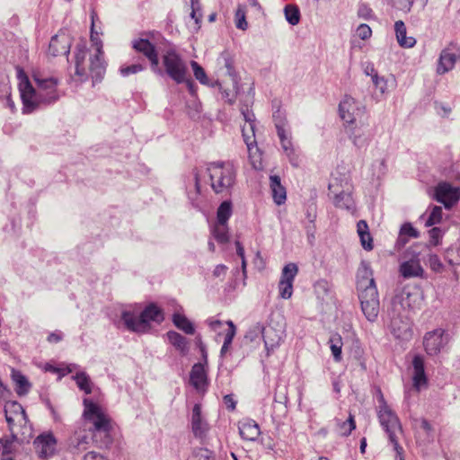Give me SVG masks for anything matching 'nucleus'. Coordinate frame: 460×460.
Here are the masks:
<instances>
[{"mask_svg": "<svg viewBox=\"0 0 460 460\" xmlns=\"http://www.w3.org/2000/svg\"><path fill=\"white\" fill-rule=\"evenodd\" d=\"M407 304L408 303L404 298L403 290L402 289L397 291L391 299L390 306L388 308V315H409L411 312Z\"/></svg>", "mask_w": 460, "mask_h": 460, "instance_id": "25", "label": "nucleus"}, {"mask_svg": "<svg viewBox=\"0 0 460 460\" xmlns=\"http://www.w3.org/2000/svg\"><path fill=\"white\" fill-rule=\"evenodd\" d=\"M17 78L19 79V91L22 102V112L29 114L33 112L40 103H44L38 90L31 84L29 77L22 68L17 67Z\"/></svg>", "mask_w": 460, "mask_h": 460, "instance_id": "7", "label": "nucleus"}, {"mask_svg": "<svg viewBox=\"0 0 460 460\" xmlns=\"http://www.w3.org/2000/svg\"><path fill=\"white\" fill-rule=\"evenodd\" d=\"M212 234L217 243H226L229 241L227 224L217 222L212 229Z\"/></svg>", "mask_w": 460, "mask_h": 460, "instance_id": "43", "label": "nucleus"}, {"mask_svg": "<svg viewBox=\"0 0 460 460\" xmlns=\"http://www.w3.org/2000/svg\"><path fill=\"white\" fill-rule=\"evenodd\" d=\"M270 187L274 202L279 206L284 204L287 199V191L281 184L279 176L271 175L270 177Z\"/></svg>", "mask_w": 460, "mask_h": 460, "instance_id": "28", "label": "nucleus"}, {"mask_svg": "<svg viewBox=\"0 0 460 460\" xmlns=\"http://www.w3.org/2000/svg\"><path fill=\"white\" fill-rule=\"evenodd\" d=\"M190 460H216V456L207 448H198L192 452Z\"/></svg>", "mask_w": 460, "mask_h": 460, "instance_id": "50", "label": "nucleus"}, {"mask_svg": "<svg viewBox=\"0 0 460 460\" xmlns=\"http://www.w3.org/2000/svg\"><path fill=\"white\" fill-rule=\"evenodd\" d=\"M357 232L363 248L367 251L373 249V239L368 230V225L365 220H359L357 224Z\"/></svg>", "mask_w": 460, "mask_h": 460, "instance_id": "32", "label": "nucleus"}, {"mask_svg": "<svg viewBox=\"0 0 460 460\" xmlns=\"http://www.w3.org/2000/svg\"><path fill=\"white\" fill-rule=\"evenodd\" d=\"M357 34L361 40H365L372 36V30L367 24L362 23L357 28Z\"/></svg>", "mask_w": 460, "mask_h": 460, "instance_id": "55", "label": "nucleus"}, {"mask_svg": "<svg viewBox=\"0 0 460 460\" xmlns=\"http://www.w3.org/2000/svg\"><path fill=\"white\" fill-rule=\"evenodd\" d=\"M164 73L176 84H182L188 75V66L181 54L173 48L162 56Z\"/></svg>", "mask_w": 460, "mask_h": 460, "instance_id": "8", "label": "nucleus"}, {"mask_svg": "<svg viewBox=\"0 0 460 460\" xmlns=\"http://www.w3.org/2000/svg\"><path fill=\"white\" fill-rule=\"evenodd\" d=\"M244 116V119L246 120L245 125L242 128L243 140L247 146L248 151H249V157L252 160V166L255 169H261V164L259 160V165L256 164V162L254 159V155H252V145L255 143V135H254V121L248 116L246 113H243Z\"/></svg>", "mask_w": 460, "mask_h": 460, "instance_id": "22", "label": "nucleus"}, {"mask_svg": "<svg viewBox=\"0 0 460 460\" xmlns=\"http://www.w3.org/2000/svg\"><path fill=\"white\" fill-rule=\"evenodd\" d=\"M217 66L218 69H226V74L233 75L234 72V59L231 53L227 50H224L219 54L217 58Z\"/></svg>", "mask_w": 460, "mask_h": 460, "instance_id": "36", "label": "nucleus"}, {"mask_svg": "<svg viewBox=\"0 0 460 460\" xmlns=\"http://www.w3.org/2000/svg\"><path fill=\"white\" fill-rule=\"evenodd\" d=\"M223 400L228 410L234 411L235 409L236 402L231 394L225 395Z\"/></svg>", "mask_w": 460, "mask_h": 460, "instance_id": "62", "label": "nucleus"}, {"mask_svg": "<svg viewBox=\"0 0 460 460\" xmlns=\"http://www.w3.org/2000/svg\"><path fill=\"white\" fill-rule=\"evenodd\" d=\"M145 66L141 64H133L120 68V73L123 76H128L132 74L142 72Z\"/></svg>", "mask_w": 460, "mask_h": 460, "instance_id": "54", "label": "nucleus"}, {"mask_svg": "<svg viewBox=\"0 0 460 460\" xmlns=\"http://www.w3.org/2000/svg\"><path fill=\"white\" fill-rule=\"evenodd\" d=\"M332 355L335 362L339 363L342 360V337L339 333H332L328 341Z\"/></svg>", "mask_w": 460, "mask_h": 460, "instance_id": "33", "label": "nucleus"}, {"mask_svg": "<svg viewBox=\"0 0 460 460\" xmlns=\"http://www.w3.org/2000/svg\"><path fill=\"white\" fill-rule=\"evenodd\" d=\"M460 59V47L456 44L451 43L445 48L438 58L437 73L438 75H444L451 71L457 60Z\"/></svg>", "mask_w": 460, "mask_h": 460, "instance_id": "13", "label": "nucleus"}, {"mask_svg": "<svg viewBox=\"0 0 460 460\" xmlns=\"http://www.w3.org/2000/svg\"><path fill=\"white\" fill-rule=\"evenodd\" d=\"M5 420L9 425H13L16 419L23 417L25 414L22 405L18 402H13L7 403L4 407Z\"/></svg>", "mask_w": 460, "mask_h": 460, "instance_id": "35", "label": "nucleus"}, {"mask_svg": "<svg viewBox=\"0 0 460 460\" xmlns=\"http://www.w3.org/2000/svg\"><path fill=\"white\" fill-rule=\"evenodd\" d=\"M132 48L138 53H141L150 62L151 70L162 75L163 71L159 67V56L155 46L147 39H135L132 40Z\"/></svg>", "mask_w": 460, "mask_h": 460, "instance_id": "11", "label": "nucleus"}, {"mask_svg": "<svg viewBox=\"0 0 460 460\" xmlns=\"http://www.w3.org/2000/svg\"><path fill=\"white\" fill-rule=\"evenodd\" d=\"M358 14L359 17H361L363 19L369 20L373 17V11L367 5L361 4L358 7Z\"/></svg>", "mask_w": 460, "mask_h": 460, "instance_id": "57", "label": "nucleus"}, {"mask_svg": "<svg viewBox=\"0 0 460 460\" xmlns=\"http://www.w3.org/2000/svg\"><path fill=\"white\" fill-rule=\"evenodd\" d=\"M226 324L228 325V330L225 335L224 343L220 350L222 356H224L228 351L236 333V327L231 320L227 321Z\"/></svg>", "mask_w": 460, "mask_h": 460, "instance_id": "45", "label": "nucleus"}, {"mask_svg": "<svg viewBox=\"0 0 460 460\" xmlns=\"http://www.w3.org/2000/svg\"><path fill=\"white\" fill-rule=\"evenodd\" d=\"M412 385L416 390L420 391L422 387H426L428 385L423 357L420 355L414 356L412 359Z\"/></svg>", "mask_w": 460, "mask_h": 460, "instance_id": "23", "label": "nucleus"}, {"mask_svg": "<svg viewBox=\"0 0 460 460\" xmlns=\"http://www.w3.org/2000/svg\"><path fill=\"white\" fill-rule=\"evenodd\" d=\"M219 89L222 94V98L226 100L228 103L232 104L235 101V95L233 91L223 89L222 85L219 84Z\"/></svg>", "mask_w": 460, "mask_h": 460, "instance_id": "58", "label": "nucleus"}, {"mask_svg": "<svg viewBox=\"0 0 460 460\" xmlns=\"http://www.w3.org/2000/svg\"><path fill=\"white\" fill-rule=\"evenodd\" d=\"M429 262L433 270L439 271L443 268V265L437 255L431 256Z\"/></svg>", "mask_w": 460, "mask_h": 460, "instance_id": "60", "label": "nucleus"}, {"mask_svg": "<svg viewBox=\"0 0 460 460\" xmlns=\"http://www.w3.org/2000/svg\"><path fill=\"white\" fill-rule=\"evenodd\" d=\"M394 31L397 42L402 48H412L416 44L414 37L407 36V29L402 21L399 20L395 22Z\"/></svg>", "mask_w": 460, "mask_h": 460, "instance_id": "29", "label": "nucleus"}, {"mask_svg": "<svg viewBox=\"0 0 460 460\" xmlns=\"http://www.w3.org/2000/svg\"><path fill=\"white\" fill-rule=\"evenodd\" d=\"M232 202L230 200L223 201L217 211V220L220 224H227L232 216Z\"/></svg>", "mask_w": 460, "mask_h": 460, "instance_id": "40", "label": "nucleus"}, {"mask_svg": "<svg viewBox=\"0 0 460 460\" xmlns=\"http://www.w3.org/2000/svg\"><path fill=\"white\" fill-rule=\"evenodd\" d=\"M227 267L224 264H218L213 270V276L216 278L224 277L226 274Z\"/></svg>", "mask_w": 460, "mask_h": 460, "instance_id": "59", "label": "nucleus"}, {"mask_svg": "<svg viewBox=\"0 0 460 460\" xmlns=\"http://www.w3.org/2000/svg\"><path fill=\"white\" fill-rule=\"evenodd\" d=\"M71 40L66 33L53 36L49 45V53L53 57L66 56L70 52Z\"/></svg>", "mask_w": 460, "mask_h": 460, "instance_id": "21", "label": "nucleus"}, {"mask_svg": "<svg viewBox=\"0 0 460 460\" xmlns=\"http://www.w3.org/2000/svg\"><path fill=\"white\" fill-rule=\"evenodd\" d=\"M246 12L243 5L239 4L234 14V21L236 28L245 31L248 27V23L245 19Z\"/></svg>", "mask_w": 460, "mask_h": 460, "instance_id": "49", "label": "nucleus"}, {"mask_svg": "<svg viewBox=\"0 0 460 460\" xmlns=\"http://www.w3.org/2000/svg\"><path fill=\"white\" fill-rule=\"evenodd\" d=\"M38 92L43 99L44 103H51L58 99V80L55 77L40 78L34 76Z\"/></svg>", "mask_w": 460, "mask_h": 460, "instance_id": "18", "label": "nucleus"}, {"mask_svg": "<svg viewBox=\"0 0 460 460\" xmlns=\"http://www.w3.org/2000/svg\"><path fill=\"white\" fill-rule=\"evenodd\" d=\"M13 379L17 385L16 393L18 394H23L29 391L30 384L28 382L27 378L23 375H22L20 372H14L13 374Z\"/></svg>", "mask_w": 460, "mask_h": 460, "instance_id": "46", "label": "nucleus"}, {"mask_svg": "<svg viewBox=\"0 0 460 460\" xmlns=\"http://www.w3.org/2000/svg\"><path fill=\"white\" fill-rule=\"evenodd\" d=\"M435 199L445 208H450L460 199V189L448 182H440L435 188Z\"/></svg>", "mask_w": 460, "mask_h": 460, "instance_id": "16", "label": "nucleus"}, {"mask_svg": "<svg viewBox=\"0 0 460 460\" xmlns=\"http://www.w3.org/2000/svg\"><path fill=\"white\" fill-rule=\"evenodd\" d=\"M121 319L127 329L135 332H146L150 329V322L160 323L164 321V312L155 304H150L136 316L131 312H123Z\"/></svg>", "mask_w": 460, "mask_h": 460, "instance_id": "5", "label": "nucleus"}, {"mask_svg": "<svg viewBox=\"0 0 460 460\" xmlns=\"http://www.w3.org/2000/svg\"><path fill=\"white\" fill-rule=\"evenodd\" d=\"M356 429L354 416L350 413L348 420L340 425V433L342 436H349Z\"/></svg>", "mask_w": 460, "mask_h": 460, "instance_id": "51", "label": "nucleus"}, {"mask_svg": "<svg viewBox=\"0 0 460 460\" xmlns=\"http://www.w3.org/2000/svg\"><path fill=\"white\" fill-rule=\"evenodd\" d=\"M399 2L397 7L401 10H404V11H410L412 4H413V0H397Z\"/></svg>", "mask_w": 460, "mask_h": 460, "instance_id": "64", "label": "nucleus"}, {"mask_svg": "<svg viewBox=\"0 0 460 460\" xmlns=\"http://www.w3.org/2000/svg\"><path fill=\"white\" fill-rule=\"evenodd\" d=\"M191 431L196 438L204 440L209 431V424L202 416L201 405L196 403L193 406L191 418H190Z\"/></svg>", "mask_w": 460, "mask_h": 460, "instance_id": "19", "label": "nucleus"}, {"mask_svg": "<svg viewBox=\"0 0 460 460\" xmlns=\"http://www.w3.org/2000/svg\"><path fill=\"white\" fill-rule=\"evenodd\" d=\"M283 331L275 329L272 326H267L262 329V337L264 345L268 352L278 348L282 341Z\"/></svg>", "mask_w": 460, "mask_h": 460, "instance_id": "26", "label": "nucleus"}, {"mask_svg": "<svg viewBox=\"0 0 460 460\" xmlns=\"http://www.w3.org/2000/svg\"><path fill=\"white\" fill-rule=\"evenodd\" d=\"M404 298L410 312L415 313L422 308L424 305V292L420 286H405L403 288Z\"/></svg>", "mask_w": 460, "mask_h": 460, "instance_id": "20", "label": "nucleus"}, {"mask_svg": "<svg viewBox=\"0 0 460 460\" xmlns=\"http://www.w3.org/2000/svg\"><path fill=\"white\" fill-rule=\"evenodd\" d=\"M226 324L228 325V330L225 335L224 343L220 350L222 356H224L228 351L236 333V327L231 320L227 321Z\"/></svg>", "mask_w": 460, "mask_h": 460, "instance_id": "44", "label": "nucleus"}, {"mask_svg": "<svg viewBox=\"0 0 460 460\" xmlns=\"http://www.w3.org/2000/svg\"><path fill=\"white\" fill-rule=\"evenodd\" d=\"M207 171L215 193L228 192L234 185L236 171L232 162H212L208 164Z\"/></svg>", "mask_w": 460, "mask_h": 460, "instance_id": "4", "label": "nucleus"}, {"mask_svg": "<svg viewBox=\"0 0 460 460\" xmlns=\"http://www.w3.org/2000/svg\"><path fill=\"white\" fill-rule=\"evenodd\" d=\"M285 17L291 25H296L300 21V12L297 6L293 4L286 5Z\"/></svg>", "mask_w": 460, "mask_h": 460, "instance_id": "47", "label": "nucleus"}, {"mask_svg": "<svg viewBox=\"0 0 460 460\" xmlns=\"http://www.w3.org/2000/svg\"><path fill=\"white\" fill-rule=\"evenodd\" d=\"M442 214H443L442 208L440 207L435 206L432 208V210L429 216V218L427 219L426 226H431L440 223V221L442 219Z\"/></svg>", "mask_w": 460, "mask_h": 460, "instance_id": "52", "label": "nucleus"}, {"mask_svg": "<svg viewBox=\"0 0 460 460\" xmlns=\"http://www.w3.org/2000/svg\"><path fill=\"white\" fill-rule=\"evenodd\" d=\"M370 77L376 89L382 95L388 93L389 89L395 85V78L393 75L389 79L385 78L384 76H379L375 68H371Z\"/></svg>", "mask_w": 460, "mask_h": 460, "instance_id": "30", "label": "nucleus"}, {"mask_svg": "<svg viewBox=\"0 0 460 460\" xmlns=\"http://www.w3.org/2000/svg\"><path fill=\"white\" fill-rule=\"evenodd\" d=\"M84 460H108L106 457L94 451L86 453L84 456Z\"/></svg>", "mask_w": 460, "mask_h": 460, "instance_id": "61", "label": "nucleus"}, {"mask_svg": "<svg viewBox=\"0 0 460 460\" xmlns=\"http://www.w3.org/2000/svg\"><path fill=\"white\" fill-rule=\"evenodd\" d=\"M172 323L178 329L184 332L186 334L191 335L195 332V328L192 323L184 314L178 313L174 314L172 315Z\"/></svg>", "mask_w": 460, "mask_h": 460, "instance_id": "37", "label": "nucleus"}, {"mask_svg": "<svg viewBox=\"0 0 460 460\" xmlns=\"http://www.w3.org/2000/svg\"><path fill=\"white\" fill-rule=\"evenodd\" d=\"M448 339L446 332L442 328H438L428 332L423 337V347L426 353L429 356L438 355L447 344Z\"/></svg>", "mask_w": 460, "mask_h": 460, "instance_id": "12", "label": "nucleus"}, {"mask_svg": "<svg viewBox=\"0 0 460 460\" xmlns=\"http://www.w3.org/2000/svg\"><path fill=\"white\" fill-rule=\"evenodd\" d=\"M278 137L279 140L288 137L287 130L285 128V122L282 119L276 120L275 122Z\"/></svg>", "mask_w": 460, "mask_h": 460, "instance_id": "56", "label": "nucleus"}, {"mask_svg": "<svg viewBox=\"0 0 460 460\" xmlns=\"http://www.w3.org/2000/svg\"><path fill=\"white\" fill-rule=\"evenodd\" d=\"M190 383L196 390H202L208 385L207 372L201 363L194 364L190 374Z\"/></svg>", "mask_w": 460, "mask_h": 460, "instance_id": "27", "label": "nucleus"}, {"mask_svg": "<svg viewBox=\"0 0 460 460\" xmlns=\"http://www.w3.org/2000/svg\"><path fill=\"white\" fill-rule=\"evenodd\" d=\"M190 66L193 70L195 78L201 84L208 85L209 82L204 68L197 61L194 60L190 61Z\"/></svg>", "mask_w": 460, "mask_h": 460, "instance_id": "48", "label": "nucleus"}, {"mask_svg": "<svg viewBox=\"0 0 460 460\" xmlns=\"http://www.w3.org/2000/svg\"><path fill=\"white\" fill-rule=\"evenodd\" d=\"M83 418L92 424L91 429L97 436H101V444L107 446L111 442L112 420L110 415L98 403L91 399L83 400Z\"/></svg>", "mask_w": 460, "mask_h": 460, "instance_id": "3", "label": "nucleus"}, {"mask_svg": "<svg viewBox=\"0 0 460 460\" xmlns=\"http://www.w3.org/2000/svg\"><path fill=\"white\" fill-rule=\"evenodd\" d=\"M90 40L95 47L96 53L89 61L86 60L87 49L84 46H78L75 52V75L80 81L87 79L88 75L95 81L101 80L105 73V62L103 59L102 41L101 32L95 30V15L92 14Z\"/></svg>", "mask_w": 460, "mask_h": 460, "instance_id": "1", "label": "nucleus"}, {"mask_svg": "<svg viewBox=\"0 0 460 460\" xmlns=\"http://www.w3.org/2000/svg\"><path fill=\"white\" fill-rule=\"evenodd\" d=\"M380 425L386 432L390 442L394 445V448L398 456L403 454V448L400 446L398 434L402 433V425L396 413L388 406L383 395L379 400V410L377 412Z\"/></svg>", "mask_w": 460, "mask_h": 460, "instance_id": "6", "label": "nucleus"}, {"mask_svg": "<svg viewBox=\"0 0 460 460\" xmlns=\"http://www.w3.org/2000/svg\"><path fill=\"white\" fill-rule=\"evenodd\" d=\"M419 236V231L414 228L411 223H404L401 226L397 244L399 246H404L409 242V238H418Z\"/></svg>", "mask_w": 460, "mask_h": 460, "instance_id": "34", "label": "nucleus"}, {"mask_svg": "<svg viewBox=\"0 0 460 460\" xmlns=\"http://www.w3.org/2000/svg\"><path fill=\"white\" fill-rule=\"evenodd\" d=\"M389 317L391 320V332L394 338L401 341H410L412 338L413 332L411 327L409 315H389Z\"/></svg>", "mask_w": 460, "mask_h": 460, "instance_id": "17", "label": "nucleus"}, {"mask_svg": "<svg viewBox=\"0 0 460 460\" xmlns=\"http://www.w3.org/2000/svg\"><path fill=\"white\" fill-rule=\"evenodd\" d=\"M36 453L40 458H49L55 455L58 440L51 431L40 434L33 442Z\"/></svg>", "mask_w": 460, "mask_h": 460, "instance_id": "15", "label": "nucleus"}, {"mask_svg": "<svg viewBox=\"0 0 460 460\" xmlns=\"http://www.w3.org/2000/svg\"><path fill=\"white\" fill-rule=\"evenodd\" d=\"M356 288L363 314L369 322H375L378 317L380 301L373 270L367 262L362 261L358 269Z\"/></svg>", "mask_w": 460, "mask_h": 460, "instance_id": "2", "label": "nucleus"}, {"mask_svg": "<svg viewBox=\"0 0 460 460\" xmlns=\"http://www.w3.org/2000/svg\"><path fill=\"white\" fill-rule=\"evenodd\" d=\"M423 269L418 260H410L404 261L400 266V273L405 278L422 277Z\"/></svg>", "mask_w": 460, "mask_h": 460, "instance_id": "31", "label": "nucleus"}, {"mask_svg": "<svg viewBox=\"0 0 460 460\" xmlns=\"http://www.w3.org/2000/svg\"><path fill=\"white\" fill-rule=\"evenodd\" d=\"M333 203L336 208L347 210H350L354 204L351 194L345 191L336 194Z\"/></svg>", "mask_w": 460, "mask_h": 460, "instance_id": "39", "label": "nucleus"}, {"mask_svg": "<svg viewBox=\"0 0 460 460\" xmlns=\"http://www.w3.org/2000/svg\"><path fill=\"white\" fill-rule=\"evenodd\" d=\"M167 338L172 345H173L182 354L188 351V341L181 334L170 331L167 332Z\"/></svg>", "mask_w": 460, "mask_h": 460, "instance_id": "38", "label": "nucleus"}, {"mask_svg": "<svg viewBox=\"0 0 460 460\" xmlns=\"http://www.w3.org/2000/svg\"><path fill=\"white\" fill-rule=\"evenodd\" d=\"M280 144H281V146H282L285 154L288 157L290 164L293 166L297 167L299 165V159H298V155L296 154L295 149L293 147L291 138L289 137L287 138H284V139L280 140Z\"/></svg>", "mask_w": 460, "mask_h": 460, "instance_id": "41", "label": "nucleus"}, {"mask_svg": "<svg viewBox=\"0 0 460 460\" xmlns=\"http://www.w3.org/2000/svg\"><path fill=\"white\" fill-rule=\"evenodd\" d=\"M73 377L81 391H84L86 394H92L93 384L85 372H77Z\"/></svg>", "mask_w": 460, "mask_h": 460, "instance_id": "42", "label": "nucleus"}, {"mask_svg": "<svg viewBox=\"0 0 460 460\" xmlns=\"http://www.w3.org/2000/svg\"><path fill=\"white\" fill-rule=\"evenodd\" d=\"M190 16H191L192 19H194L196 24H199L200 22V21H201V18H202V13H201V11H200V6L199 7L191 8Z\"/></svg>", "mask_w": 460, "mask_h": 460, "instance_id": "63", "label": "nucleus"}, {"mask_svg": "<svg viewBox=\"0 0 460 460\" xmlns=\"http://www.w3.org/2000/svg\"><path fill=\"white\" fill-rule=\"evenodd\" d=\"M92 441L100 444V446L102 445L101 440L99 441L98 436L89 429L85 424H82L76 428L68 438V451L72 454H80L89 448Z\"/></svg>", "mask_w": 460, "mask_h": 460, "instance_id": "9", "label": "nucleus"}, {"mask_svg": "<svg viewBox=\"0 0 460 460\" xmlns=\"http://www.w3.org/2000/svg\"><path fill=\"white\" fill-rule=\"evenodd\" d=\"M239 434L243 440L254 441L261 434L258 423L252 419L245 418L238 423Z\"/></svg>", "mask_w": 460, "mask_h": 460, "instance_id": "24", "label": "nucleus"}, {"mask_svg": "<svg viewBox=\"0 0 460 460\" xmlns=\"http://www.w3.org/2000/svg\"><path fill=\"white\" fill-rule=\"evenodd\" d=\"M429 243L433 246H437L440 243L443 236L442 230L438 227H433L429 231Z\"/></svg>", "mask_w": 460, "mask_h": 460, "instance_id": "53", "label": "nucleus"}, {"mask_svg": "<svg viewBox=\"0 0 460 460\" xmlns=\"http://www.w3.org/2000/svg\"><path fill=\"white\" fill-rule=\"evenodd\" d=\"M298 273V267L296 263H288L284 266L281 271L279 282V296L283 299H288L293 294V282Z\"/></svg>", "mask_w": 460, "mask_h": 460, "instance_id": "14", "label": "nucleus"}, {"mask_svg": "<svg viewBox=\"0 0 460 460\" xmlns=\"http://www.w3.org/2000/svg\"><path fill=\"white\" fill-rule=\"evenodd\" d=\"M339 111L341 119L349 125L355 124L358 119L361 120L365 115V107L350 96H346L341 102Z\"/></svg>", "mask_w": 460, "mask_h": 460, "instance_id": "10", "label": "nucleus"}]
</instances>
